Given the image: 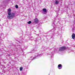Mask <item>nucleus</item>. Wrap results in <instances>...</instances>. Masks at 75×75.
I'll return each mask as SVG.
<instances>
[{"mask_svg":"<svg viewBox=\"0 0 75 75\" xmlns=\"http://www.w3.org/2000/svg\"><path fill=\"white\" fill-rule=\"evenodd\" d=\"M53 22L52 23V25L54 27V28L53 29H52L51 30V31H52V32H53V33H52V35H56L58 36L59 35L60 36V35H61V34L58 32H57V30H55V29H56V28H58V27L59 26L58 25H56L55 24V21L53 20Z\"/></svg>","mask_w":75,"mask_h":75,"instance_id":"1","label":"nucleus"},{"mask_svg":"<svg viewBox=\"0 0 75 75\" xmlns=\"http://www.w3.org/2000/svg\"><path fill=\"white\" fill-rule=\"evenodd\" d=\"M18 45H16V46H15V48H17L18 50H23L24 49V46H21V45L22 43H23V41H22V40H20L18 41Z\"/></svg>","mask_w":75,"mask_h":75,"instance_id":"2","label":"nucleus"},{"mask_svg":"<svg viewBox=\"0 0 75 75\" xmlns=\"http://www.w3.org/2000/svg\"><path fill=\"white\" fill-rule=\"evenodd\" d=\"M8 16H7L8 18L9 19H11L15 17V13H11V9H9L8 10Z\"/></svg>","mask_w":75,"mask_h":75,"instance_id":"3","label":"nucleus"},{"mask_svg":"<svg viewBox=\"0 0 75 75\" xmlns=\"http://www.w3.org/2000/svg\"><path fill=\"white\" fill-rule=\"evenodd\" d=\"M42 54H39L38 53H37L35 55V57H31L29 60V61L30 62H31L32 60H33L34 59H37V58H38L39 57L42 56Z\"/></svg>","mask_w":75,"mask_h":75,"instance_id":"4","label":"nucleus"},{"mask_svg":"<svg viewBox=\"0 0 75 75\" xmlns=\"http://www.w3.org/2000/svg\"><path fill=\"white\" fill-rule=\"evenodd\" d=\"M66 49V48L65 47H60L59 49V52H60V51H62L64 50H65Z\"/></svg>","mask_w":75,"mask_h":75,"instance_id":"5","label":"nucleus"},{"mask_svg":"<svg viewBox=\"0 0 75 75\" xmlns=\"http://www.w3.org/2000/svg\"><path fill=\"white\" fill-rule=\"evenodd\" d=\"M47 9L45 8H44L43 9L42 14H46L47 13Z\"/></svg>","mask_w":75,"mask_h":75,"instance_id":"6","label":"nucleus"},{"mask_svg":"<svg viewBox=\"0 0 75 75\" xmlns=\"http://www.w3.org/2000/svg\"><path fill=\"white\" fill-rule=\"evenodd\" d=\"M62 64H59L58 65V69H62Z\"/></svg>","mask_w":75,"mask_h":75,"instance_id":"7","label":"nucleus"},{"mask_svg":"<svg viewBox=\"0 0 75 75\" xmlns=\"http://www.w3.org/2000/svg\"><path fill=\"white\" fill-rule=\"evenodd\" d=\"M34 21L35 23H37L38 22V18H36L34 20Z\"/></svg>","mask_w":75,"mask_h":75,"instance_id":"8","label":"nucleus"},{"mask_svg":"<svg viewBox=\"0 0 75 75\" xmlns=\"http://www.w3.org/2000/svg\"><path fill=\"white\" fill-rule=\"evenodd\" d=\"M72 37L73 39H74L75 38V34L73 33L72 35Z\"/></svg>","mask_w":75,"mask_h":75,"instance_id":"9","label":"nucleus"},{"mask_svg":"<svg viewBox=\"0 0 75 75\" xmlns=\"http://www.w3.org/2000/svg\"><path fill=\"white\" fill-rule=\"evenodd\" d=\"M59 3V1L56 0L55 1V3L56 4H58Z\"/></svg>","mask_w":75,"mask_h":75,"instance_id":"10","label":"nucleus"},{"mask_svg":"<svg viewBox=\"0 0 75 75\" xmlns=\"http://www.w3.org/2000/svg\"><path fill=\"white\" fill-rule=\"evenodd\" d=\"M56 20L57 22H58V23H59V22L60 21H61V19L60 18H58L57 19H56Z\"/></svg>","mask_w":75,"mask_h":75,"instance_id":"11","label":"nucleus"},{"mask_svg":"<svg viewBox=\"0 0 75 75\" xmlns=\"http://www.w3.org/2000/svg\"><path fill=\"white\" fill-rule=\"evenodd\" d=\"M36 50V49H34L33 50H32V52H30V53H32V52H34V51H35Z\"/></svg>","mask_w":75,"mask_h":75,"instance_id":"12","label":"nucleus"},{"mask_svg":"<svg viewBox=\"0 0 75 75\" xmlns=\"http://www.w3.org/2000/svg\"><path fill=\"white\" fill-rule=\"evenodd\" d=\"M20 71H21L23 70V67H21L20 68Z\"/></svg>","mask_w":75,"mask_h":75,"instance_id":"13","label":"nucleus"},{"mask_svg":"<svg viewBox=\"0 0 75 75\" xmlns=\"http://www.w3.org/2000/svg\"><path fill=\"white\" fill-rule=\"evenodd\" d=\"M28 23L29 24H31V21H29V22H28Z\"/></svg>","mask_w":75,"mask_h":75,"instance_id":"14","label":"nucleus"},{"mask_svg":"<svg viewBox=\"0 0 75 75\" xmlns=\"http://www.w3.org/2000/svg\"><path fill=\"white\" fill-rule=\"evenodd\" d=\"M15 7L16 8H18V5H16Z\"/></svg>","mask_w":75,"mask_h":75,"instance_id":"15","label":"nucleus"},{"mask_svg":"<svg viewBox=\"0 0 75 75\" xmlns=\"http://www.w3.org/2000/svg\"><path fill=\"white\" fill-rule=\"evenodd\" d=\"M46 48H47V49H48V50H51V49H52L51 48H47V47H46Z\"/></svg>","mask_w":75,"mask_h":75,"instance_id":"16","label":"nucleus"},{"mask_svg":"<svg viewBox=\"0 0 75 75\" xmlns=\"http://www.w3.org/2000/svg\"><path fill=\"white\" fill-rule=\"evenodd\" d=\"M32 37H29V38H30V39H29V40H31V39H32Z\"/></svg>","mask_w":75,"mask_h":75,"instance_id":"17","label":"nucleus"},{"mask_svg":"<svg viewBox=\"0 0 75 75\" xmlns=\"http://www.w3.org/2000/svg\"><path fill=\"white\" fill-rule=\"evenodd\" d=\"M72 31H74V30H75V29L74 28H72Z\"/></svg>","mask_w":75,"mask_h":75,"instance_id":"18","label":"nucleus"},{"mask_svg":"<svg viewBox=\"0 0 75 75\" xmlns=\"http://www.w3.org/2000/svg\"><path fill=\"white\" fill-rule=\"evenodd\" d=\"M53 57H54V55H53L52 54V55L51 57H52V58H53Z\"/></svg>","mask_w":75,"mask_h":75,"instance_id":"19","label":"nucleus"},{"mask_svg":"<svg viewBox=\"0 0 75 75\" xmlns=\"http://www.w3.org/2000/svg\"><path fill=\"white\" fill-rule=\"evenodd\" d=\"M8 55H9V56H10V55H10V54H9Z\"/></svg>","mask_w":75,"mask_h":75,"instance_id":"20","label":"nucleus"},{"mask_svg":"<svg viewBox=\"0 0 75 75\" xmlns=\"http://www.w3.org/2000/svg\"><path fill=\"white\" fill-rule=\"evenodd\" d=\"M66 8H68V7L67 6V7H66Z\"/></svg>","mask_w":75,"mask_h":75,"instance_id":"21","label":"nucleus"},{"mask_svg":"<svg viewBox=\"0 0 75 75\" xmlns=\"http://www.w3.org/2000/svg\"><path fill=\"white\" fill-rule=\"evenodd\" d=\"M35 48H36V46H35Z\"/></svg>","mask_w":75,"mask_h":75,"instance_id":"22","label":"nucleus"}]
</instances>
